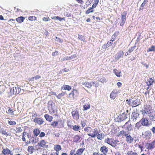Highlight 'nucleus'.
<instances>
[{"instance_id":"nucleus-63","label":"nucleus","mask_w":155,"mask_h":155,"mask_svg":"<svg viewBox=\"0 0 155 155\" xmlns=\"http://www.w3.org/2000/svg\"><path fill=\"white\" fill-rule=\"evenodd\" d=\"M34 78V79H37L40 78H41V76L39 75H36Z\"/></svg>"},{"instance_id":"nucleus-21","label":"nucleus","mask_w":155,"mask_h":155,"mask_svg":"<svg viewBox=\"0 0 155 155\" xmlns=\"http://www.w3.org/2000/svg\"><path fill=\"white\" fill-rule=\"evenodd\" d=\"M61 90L64 89L70 91L71 90V88L69 85H64L61 87Z\"/></svg>"},{"instance_id":"nucleus-62","label":"nucleus","mask_w":155,"mask_h":155,"mask_svg":"<svg viewBox=\"0 0 155 155\" xmlns=\"http://www.w3.org/2000/svg\"><path fill=\"white\" fill-rule=\"evenodd\" d=\"M25 137L26 136H25V135H23L22 138V140L23 141L25 142L26 141Z\"/></svg>"},{"instance_id":"nucleus-34","label":"nucleus","mask_w":155,"mask_h":155,"mask_svg":"<svg viewBox=\"0 0 155 155\" xmlns=\"http://www.w3.org/2000/svg\"><path fill=\"white\" fill-rule=\"evenodd\" d=\"M39 130L38 129H35L33 131V133L35 136H37L40 133Z\"/></svg>"},{"instance_id":"nucleus-48","label":"nucleus","mask_w":155,"mask_h":155,"mask_svg":"<svg viewBox=\"0 0 155 155\" xmlns=\"http://www.w3.org/2000/svg\"><path fill=\"white\" fill-rule=\"evenodd\" d=\"M149 116L150 117L151 116L155 117V112L154 111H152V112H151L150 113H149Z\"/></svg>"},{"instance_id":"nucleus-14","label":"nucleus","mask_w":155,"mask_h":155,"mask_svg":"<svg viewBox=\"0 0 155 155\" xmlns=\"http://www.w3.org/2000/svg\"><path fill=\"white\" fill-rule=\"evenodd\" d=\"M147 146L148 149L151 150L155 147V140L151 143L147 144Z\"/></svg>"},{"instance_id":"nucleus-11","label":"nucleus","mask_w":155,"mask_h":155,"mask_svg":"<svg viewBox=\"0 0 155 155\" xmlns=\"http://www.w3.org/2000/svg\"><path fill=\"white\" fill-rule=\"evenodd\" d=\"M131 102L132 103L131 106L132 107H136L140 104V101L138 99L135 100L131 99Z\"/></svg>"},{"instance_id":"nucleus-44","label":"nucleus","mask_w":155,"mask_h":155,"mask_svg":"<svg viewBox=\"0 0 155 155\" xmlns=\"http://www.w3.org/2000/svg\"><path fill=\"white\" fill-rule=\"evenodd\" d=\"M78 38L81 41H85V38L84 36L82 35H78Z\"/></svg>"},{"instance_id":"nucleus-16","label":"nucleus","mask_w":155,"mask_h":155,"mask_svg":"<svg viewBox=\"0 0 155 155\" xmlns=\"http://www.w3.org/2000/svg\"><path fill=\"white\" fill-rule=\"evenodd\" d=\"M100 151L102 152L103 154H106L108 151V149L105 146H103L101 147Z\"/></svg>"},{"instance_id":"nucleus-17","label":"nucleus","mask_w":155,"mask_h":155,"mask_svg":"<svg viewBox=\"0 0 155 155\" xmlns=\"http://www.w3.org/2000/svg\"><path fill=\"white\" fill-rule=\"evenodd\" d=\"M135 127L140 130H143L144 129L142 125H140L139 122H137L136 123Z\"/></svg>"},{"instance_id":"nucleus-23","label":"nucleus","mask_w":155,"mask_h":155,"mask_svg":"<svg viewBox=\"0 0 155 155\" xmlns=\"http://www.w3.org/2000/svg\"><path fill=\"white\" fill-rule=\"evenodd\" d=\"M84 148H80L78 150L76 151V154L77 155H81L84 150Z\"/></svg>"},{"instance_id":"nucleus-15","label":"nucleus","mask_w":155,"mask_h":155,"mask_svg":"<svg viewBox=\"0 0 155 155\" xmlns=\"http://www.w3.org/2000/svg\"><path fill=\"white\" fill-rule=\"evenodd\" d=\"M126 141L127 143H131L133 141V139L132 137L130 135L128 134L126 136Z\"/></svg>"},{"instance_id":"nucleus-6","label":"nucleus","mask_w":155,"mask_h":155,"mask_svg":"<svg viewBox=\"0 0 155 155\" xmlns=\"http://www.w3.org/2000/svg\"><path fill=\"white\" fill-rule=\"evenodd\" d=\"M78 93L77 91L76 90H74L69 94V96L70 97L74 99L78 95Z\"/></svg>"},{"instance_id":"nucleus-55","label":"nucleus","mask_w":155,"mask_h":155,"mask_svg":"<svg viewBox=\"0 0 155 155\" xmlns=\"http://www.w3.org/2000/svg\"><path fill=\"white\" fill-rule=\"evenodd\" d=\"M36 19V18L34 16H30L29 17L28 19L29 20H35Z\"/></svg>"},{"instance_id":"nucleus-29","label":"nucleus","mask_w":155,"mask_h":155,"mask_svg":"<svg viewBox=\"0 0 155 155\" xmlns=\"http://www.w3.org/2000/svg\"><path fill=\"white\" fill-rule=\"evenodd\" d=\"M25 18L23 17H20L17 18L16 19V21L19 23H21L23 22Z\"/></svg>"},{"instance_id":"nucleus-2","label":"nucleus","mask_w":155,"mask_h":155,"mask_svg":"<svg viewBox=\"0 0 155 155\" xmlns=\"http://www.w3.org/2000/svg\"><path fill=\"white\" fill-rule=\"evenodd\" d=\"M82 84L84 87L90 88H91L92 86L94 85V83L93 82H91L90 83L88 82L85 81L83 82Z\"/></svg>"},{"instance_id":"nucleus-20","label":"nucleus","mask_w":155,"mask_h":155,"mask_svg":"<svg viewBox=\"0 0 155 155\" xmlns=\"http://www.w3.org/2000/svg\"><path fill=\"white\" fill-rule=\"evenodd\" d=\"M10 150L8 148L3 149L2 151L3 154L6 155V154H9L10 153Z\"/></svg>"},{"instance_id":"nucleus-54","label":"nucleus","mask_w":155,"mask_h":155,"mask_svg":"<svg viewBox=\"0 0 155 155\" xmlns=\"http://www.w3.org/2000/svg\"><path fill=\"white\" fill-rule=\"evenodd\" d=\"M86 121L84 120L83 121L82 120L81 121V124L83 127H84L86 125Z\"/></svg>"},{"instance_id":"nucleus-1","label":"nucleus","mask_w":155,"mask_h":155,"mask_svg":"<svg viewBox=\"0 0 155 155\" xmlns=\"http://www.w3.org/2000/svg\"><path fill=\"white\" fill-rule=\"evenodd\" d=\"M126 13L125 12H124L121 15V20L119 22L120 26H123L125 22L126 21Z\"/></svg>"},{"instance_id":"nucleus-57","label":"nucleus","mask_w":155,"mask_h":155,"mask_svg":"<svg viewBox=\"0 0 155 155\" xmlns=\"http://www.w3.org/2000/svg\"><path fill=\"white\" fill-rule=\"evenodd\" d=\"M45 133L44 132H42L40 133V134L39 135V136L41 137H43L45 136Z\"/></svg>"},{"instance_id":"nucleus-52","label":"nucleus","mask_w":155,"mask_h":155,"mask_svg":"<svg viewBox=\"0 0 155 155\" xmlns=\"http://www.w3.org/2000/svg\"><path fill=\"white\" fill-rule=\"evenodd\" d=\"M113 42V41L111 40L108 41L107 44V47H109L112 44Z\"/></svg>"},{"instance_id":"nucleus-8","label":"nucleus","mask_w":155,"mask_h":155,"mask_svg":"<svg viewBox=\"0 0 155 155\" xmlns=\"http://www.w3.org/2000/svg\"><path fill=\"white\" fill-rule=\"evenodd\" d=\"M114 140L112 139L107 138L105 140V142L107 143L109 145H111L113 147H115L116 146L115 143L113 141Z\"/></svg>"},{"instance_id":"nucleus-36","label":"nucleus","mask_w":155,"mask_h":155,"mask_svg":"<svg viewBox=\"0 0 155 155\" xmlns=\"http://www.w3.org/2000/svg\"><path fill=\"white\" fill-rule=\"evenodd\" d=\"M80 126L75 125L73 127V129L75 131L78 130L80 128Z\"/></svg>"},{"instance_id":"nucleus-45","label":"nucleus","mask_w":155,"mask_h":155,"mask_svg":"<svg viewBox=\"0 0 155 155\" xmlns=\"http://www.w3.org/2000/svg\"><path fill=\"white\" fill-rule=\"evenodd\" d=\"M100 81L102 83H104L107 82L106 79L104 78H102L100 80Z\"/></svg>"},{"instance_id":"nucleus-35","label":"nucleus","mask_w":155,"mask_h":155,"mask_svg":"<svg viewBox=\"0 0 155 155\" xmlns=\"http://www.w3.org/2000/svg\"><path fill=\"white\" fill-rule=\"evenodd\" d=\"M104 135L102 134H98L96 136L98 139L101 140L104 138Z\"/></svg>"},{"instance_id":"nucleus-42","label":"nucleus","mask_w":155,"mask_h":155,"mask_svg":"<svg viewBox=\"0 0 155 155\" xmlns=\"http://www.w3.org/2000/svg\"><path fill=\"white\" fill-rule=\"evenodd\" d=\"M65 94V93L62 92L61 94H59L58 95H56L58 99H61V98Z\"/></svg>"},{"instance_id":"nucleus-27","label":"nucleus","mask_w":155,"mask_h":155,"mask_svg":"<svg viewBox=\"0 0 155 155\" xmlns=\"http://www.w3.org/2000/svg\"><path fill=\"white\" fill-rule=\"evenodd\" d=\"M81 137L78 135H75L74 137V142H77L80 139Z\"/></svg>"},{"instance_id":"nucleus-49","label":"nucleus","mask_w":155,"mask_h":155,"mask_svg":"<svg viewBox=\"0 0 155 155\" xmlns=\"http://www.w3.org/2000/svg\"><path fill=\"white\" fill-rule=\"evenodd\" d=\"M8 123L9 124L11 125H13L16 124V123L14 121H8Z\"/></svg>"},{"instance_id":"nucleus-24","label":"nucleus","mask_w":155,"mask_h":155,"mask_svg":"<svg viewBox=\"0 0 155 155\" xmlns=\"http://www.w3.org/2000/svg\"><path fill=\"white\" fill-rule=\"evenodd\" d=\"M154 82L152 78H149L147 82H146V84L148 86H150L153 84Z\"/></svg>"},{"instance_id":"nucleus-25","label":"nucleus","mask_w":155,"mask_h":155,"mask_svg":"<svg viewBox=\"0 0 155 155\" xmlns=\"http://www.w3.org/2000/svg\"><path fill=\"white\" fill-rule=\"evenodd\" d=\"M44 117L46 119L50 122L53 119L52 117L50 116L48 114H45Z\"/></svg>"},{"instance_id":"nucleus-9","label":"nucleus","mask_w":155,"mask_h":155,"mask_svg":"<svg viewBox=\"0 0 155 155\" xmlns=\"http://www.w3.org/2000/svg\"><path fill=\"white\" fill-rule=\"evenodd\" d=\"M71 114L74 118L76 120H78L79 118L78 111L77 110L73 111Z\"/></svg>"},{"instance_id":"nucleus-47","label":"nucleus","mask_w":155,"mask_h":155,"mask_svg":"<svg viewBox=\"0 0 155 155\" xmlns=\"http://www.w3.org/2000/svg\"><path fill=\"white\" fill-rule=\"evenodd\" d=\"M15 129L16 130V131H17V133L18 132H21L22 130V129L20 127H15Z\"/></svg>"},{"instance_id":"nucleus-12","label":"nucleus","mask_w":155,"mask_h":155,"mask_svg":"<svg viewBox=\"0 0 155 155\" xmlns=\"http://www.w3.org/2000/svg\"><path fill=\"white\" fill-rule=\"evenodd\" d=\"M140 121L142 126H148V121L146 118H143L140 120Z\"/></svg>"},{"instance_id":"nucleus-18","label":"nucleus","mask_w":155,"mask_h":155,"mask_svg":"<svg viewBox=\"0 0 155 155\" xmlns=\"http://www.w3.org/2000/svg\"><path fill=\"white\" fill-rule=\"evenodd\" d=\"M124 53L123 51H120L115 56V59L117 60H119L121 57L124 55Z\"/></svg>"},{"instance_id":"nucleus-5","label":"nucleus","mask_w":155,"mask_h":155,"mask_svg":"<svg viewBox=\"0 0 155 155\" xmlns=\"http://www.w3.org/2000/svg\"><path fill=\"white\" fill-rule=\"evenodd\" d=\"M142 137L144 138L147 139L151 137V133L149 131H145L142 134Z\"/></svg>"},{"instance_id":"nucleus-4","label":"nucleus","mask_w":155,"mask_h":155,"mask_svg":"<svg viewBox=\"0 0 155 155\" xmlns=\"http://www.w3.org/2000/svg\"><path fill=\"white\" fill-rule=\"evenodd\" d=\"M127 114L124 112L121 115H120L118 116L117 119L118 121H121L125 120L127 118Z\"/></svg>"},{"instance_id":"nucleus-61","label":"nucleus","mask_w":155,"mask_h":155,"mask_svg":"<svg viewBox=\"0 0 155 155\" xmlns=\"http://www.w3.org/2000/svg\"><path fill=\"white\" fill-rule=\"evenodd\" d=\"M127 101V102L128 104L130 106H131V104L132 103L131 102V100H130L128 101V100H126Z\"/></svg>"},{"instance_id":"nucleus-43","label":"nucleus","mask_w":155,"mask_h":155,"mask_svg":"<svg viewBox=\"0 0 155 155\" xmlns=\"http://www.w3.org/2000/svg\"><path fill=\"white\" fill-rule=\"evenodd\" d=\"M93 8H89L86 11V14H88L90 12H93V10L92 9Z\"/></svg>"},{"instance_id":"nucleus-32","label":"nucleus","mask_w":155,"mask_h":155,"mask_svg":"<svg viewBox=\"0 0 155 155\" xmlns=\"http://www.w3.org/2000/svg\"><path fill=\"white\" fill-rule=\"evenodd\" d=\"M134 47H132L131 48H130L128 51L126 52V53L125 54V55L126 56H127V55L129 54L131 52H132L134 50Z\"/></svg>"},{"instance_id":"nucleus-60","label":"nucleus","mask_w":155,"mask_h":155,"mask_svg":"<svg viewBox=\"0 0 155 155\" xmlns=\"http://www.w3.org/2000/svg\"><path fill=\"white\" fill-rule=\"evenodd\" d=\"M23 134H24V135H25V136L26 135L28 138H29V137H30L28 133H26V132H23Z\"/></svg>"},{"instance_id":"nucleus-26","label":"nucleus","mask_w":155,"mask_h":155,"mask_svg":"<svg viewBox=\"0 0 155 155\" xmlns=\"http://www.w3.org/2000/svg\"><path fill=\"white\" fill-rule=\"evenodd\" d=\"M94 134H92V137L94 138L96 137L98 134V132L97 128H95L94 129V131L93 132Z\"/></svg>"},{"instance_id":"nucleus-7","label":"nucleus","mask_w":155,"mask_h":155,"mask_svg":"<svg viewBox=\"0 0 155 155\" xmlns=\"http://www.w3.org/2000/svg\"><path fill=\"white\" fill-rule=\"evenodd\" d=\"M46 142L45 140H42L38 143V145L40 147L47 148L48 147V145L46 144Z\"/></svg>"},{"instance_id":"nucleus-39","label":"nucleus","mask_w":155,"mask_h":155,"mask_svg":"<svg viewBox=\"0 0 155 155\" xmlns=\"http://www.w3.org/2000/svg\"><path fill=\"white\" fill-rule=\"evenodd\" d=\"M127 155H138L137 153L134 152L132 151H129L127 153Z\"/></svg>"},{"instance_id":"nucleus-31","label":"nucleus","mask_w":155,"mask_h":155,"mask_svg":"<svg viewBox=\"0 0 155 155\" xmlns=\"http://www.w3.org/2000/svg\"><path fill=\"white\" fill-rule=\"evenodd\" d=\"M114 72L117 77H120L121 72L118 71L116 69H114Z\"/></svg>"},{"instance_id":"nucleus-3","label":"nucleus","mask_w":155,"mask_h":155,"mask_svg":"<svg viewBox=\"0 0 155 155\" xmlns=\"http://www.w3.org/2000/svg\"><path fill=\"white\" fill-rule=\"evenodd\" d=\"M139 114L137 111H134L132 113V119L134 121H136L137 120H138Z\"/></svg>"},{"instance_id":"nucleus-28","label":"nucleus","mask_w":155,"mask_h":155,"mask_svg":"<svg viewBox=\"0 0 155 155\" xmlns=\"http://www.w3.org/2000/svg\"><path fill=\"white\" fill-rule=\"evenodd\" d=\"M54 150H55L57 152H58L59 150H61V146L59 145H57L54 146Z\"/></svg>"},{"instance_id":"nucleus-33","label":"nucleus","mask_w":155,"mask_h":155,"mask_svg":"<svg viewBox=\"0 0 155 155\" xmlns=\"http://www.w3.org/2000/svg\"><path fill=\"white\" fill-rule=\"evenodd\" d=\"M147 52L150 51H155V46L152 45L150 48H149L147 51Z\"/></svg>"},{"instance_id":"nucleus-59","label":"nucleus","mask_w":155,"mask_h":155,"mask_svg":"<svg viewBox=\"0 0 155 155\" xmlns=\"http://www.w3.org/2000/svg\"><path fill=\"white\" fill-rule=\"evenodd\" d=\"M91 128V127H87L85 128H84V130L85 131H87V132H89L88 131Z\"/></svg>"},{"instance_id":"nucleus-13","label":"nucleus","mask_w":155,"mask_h":155,"mask_svg":"<svg viewBox=\"0 0 155 155\" xmlns=\"http://www.w3.org/2000/svg\"><path fill=\"white\" fill-rule=\"evenodd\" d=\"M130 132L127 130H122L120 131L119 133V136H127L128 134H130Z\"/></svg>"},{"instance_id":"nucleus-38","label":"nucleus","mask_w":155,"mask_h":155,"mask_svg":"<svg viewBox=\"0 0 155 155\" xmlns=\"http://www.w3.org/2000/svg\"><path fill=\"white\" fill-rule=\"evenodd\" d=\"M17 87H13L11 88L10 91L12 92V91H13V94H15V93H17L16 91Z\"/></svg>"},{"instance_id":"nucleus-22","label":"nucleus","mask_w":155,"mask_h":155,"mask_svg":"<svg viewBox=\"0 0 155 155\" xmlns=\"http://www.w3.org/2000/svg\"><path fill=\"white\" fill-rule=\"evenodd\" d=\"M34 147L30 146L28 147V151L30 154H32L34 152Z\"/></svg>"},{"instance_id":"nucleus-51","label":"nucleus","mask_w":155,"mask_h":155,"mask_svg":"<svg viewBox=\"0 0 155 155\" xmlns=\"http://www.w3.org/2000/svg\"><path fill=\"white\" fill-rule=\"evenodd\" d=\"M70 154L71 155H76V153H75V150H71Z\"/></svg>"},{"instance_id":"nucleus-37","label":"nucleus","mask_w":155,"mask_h":155,"mask_svg":"<svg viewBox=\"0 0 155 155\" xmlns=\"http://www.w3.org/2000/svg\"><path fill=\"white\" fill-rule=\"evenodd\" d=\"M99 2L98 0H95L94 1V3L93 4L92 6V8H95L97 5L98 4Z\"/></svg>"},{"instance_id":"nucleus-10","label":"nucleus","mask_w":155,"mask_h":155,"mask_svg":"<svg viewBox=\"0 0 155 155\" xmlns=\"http://www.w3.org/2000/svg\"><path fill=\"white\" fill-rule=\"evenodd\" d=\"M37 124L41 125L43 124L44 121L42 118H35L33 120Z\"/></svg>"},{"instance_id":"nucleus-53","label":"nucleus","mask_w":155,"mask_h":155,"mask_svg":"<svg viewBox=\"0 0 155 155\" xmlns=\"http://www.w3.org/2000/svg\"><path fill=\"white\" fill-rule=\"evenodd\" d=\"M11 132L15 134L17 133V131H16V130L15 127L14 128H12L11 130Z\"/></svg>"},{"instance_id":"nucleus-56","label":"nucleus","mask_w":155,"mask_h":155,"mask_svg":"<svg viewBox=\"0 0 155 155\" xmlns=\"http://www.w3.org/2000/svg\"><path fill=\"white\" fill-rule=\"evenodd\" d=\"M32 143H36L38 142V140L33 138L31 139Z\"/></svg>"},{"instance_id":"nucleus-64","label":"nucleus","mask_w":155,"mask_h":155,"mask_svg":"<svg viewBox=\"0 0 155 155\" xmlns=\"http://www.w3.org/2000/svg\"><path fill=\"white\" fill-rule=\"evenodd\" d=\"M151 130L154 134H155V127H153L152 128Z\"/></svg>"},{"instance_id":"nucleus-40","label":"nucleus","mask_w":155,"mask_h":155,"mask_svg":"<svg viewBox=\"0 0 155 155\" xmlns=\"http://www.w3.org/2000/svg\"><path fill=\"white\" fill-rule=\"evenodd\" d=\"M90 107V105L89 104H87L84 105L83 106V108H84V110H86L87 109H89Z\"/></svg>"},{"instance_id":"nucleus-30","label":"nucleus","mask_w":155,"mask_h":155,"mask_svg":"<svg viewBox=\"0 0 155 155\" xmlns=\"http://www.w3.org/2000/svg\"><path fill=\"white\" fill-rule=\"evenodd\" d=\"M0 131L1 133H2L3 134H4L5 135H9L10 136L11 135V134L10 133H8L6 132V131L4 130V129H2L0 130Z\"/></svg>"},{"instance_id":"nucleus-41","label":"nucleus","mask_w":155,"mask_h":155,"mask_svg":"<svg viewBox=\"0 0 155 155\" xmlns=\"http://www.w3.org/2000/svg\"><path fill=\"white\" fill-rule=\"evenodd\" d=\"M127 131H128L129 132L130 131H131L132 130V125L131 124H129L127 126Z\"/></svg>"},{"instance_id":"nucleus-50","label":"nucleus","mask_w":155,"mask_h":155,"mask_svg":"<svg viewBox=\"0 0 155 155\" xmlns=\"http://www.w3.org/2000/svg\"><path fill=\"white\" fill-rule=\"evenodd\" d=\"M16 91L17 93H15V94H19L21 91V89L20 87H17Z\"/></svg>"},{"instance_id":"nucleus-19","label":"nucleus","mask_w":155,"mask_h":155,"mask_svg":"<svg viewBox=\"0 0 155 155\" xmlns=\"http://www.w3.org/2000/svg\"><path fill=\"white\" fill-rule=\"evenodd\" d=\"M117 91L115 90H113L111 93L110 95V98L112 99H114L116 95Z\"/></svg>"},{"instance_id":"nucleus-58","label":"nucleus","mask_w":155,"mask_h":155,"mask_svg":"<svg viewBox=\"0 0 155 155\" xmlns=\"http://www.w3.org/2000/svg\"><path fill=\"white\" fill-rule=\"evenodd\" d=\"M58 53L57 51H55L54 52L52 53V55L53 56H55L57 55L58 54Z\"/></svg>"},{"instance_id":"nucleus-46","label":"nucleus","mask_w":155,"mask_h":155,"mask_svg":"<svg viewBox=\"0 0 155 155\" xmlns=\"http://www.w3.org/2000/svg\"><path fill=\"white\" fill-rule=\"evenodd\" d=\"M58 124V122L57 121H54L51 124V125L54 127H55Z\"/></svg>"}]
</instances>
